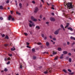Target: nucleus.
<instances>
[{"label":"nucleus","instance_id":"1","mask_svg":"<svg viewBox=\"0 0 75 75\" xmlns=\"http://www.w3.org/2000/svg\"><path fill=\"white\" fill-rule=\"evenodd\" d=\"M66 5L67 6V9H70L74 7V6L72 5V4L71 3H68L66 4Z\"/></svg>","mask_w":75,"mask_h":75},{"label":"nucleus","instance_id":"2","mask_svg":"<svg viewBox=\"0 0 75 75\" xmlns=\"http://www.w3.org/2000/svg\"><path fill=\"white\" fill-rule=\"evenodd\" d=\"M29 23H29V26L30 27H32V26H35V25L34 24V23L33 22V21H29Z\"/></svg>","mask_w":75,"mask_h":75},{"label":"nucleus","instance_id":"3","mask_svg":"<svg viewBox=\"0 0 75 75\" xmlns=\"http://www.w3.org/2000/svg\"><path fill=\"white\" fill-rule=\"evenodd\" d=\"M59 29H58L56 31H55L54 33V34L55 35H57L58 34V33H59Z\"/></svg>","mask_w":75,"mask_h":75},{"label":"nucleus","instance_id":"4","mask_svg":"<svg viewBox=\"0 0 75 75\" xmlns=\"http://www.w3.org/2000/svg\"><path fill=\"white\" fill-rule=\"evenodd\" d=\"M38 10H38V8L37 7H36L35 8L34 12L35 13H36Z\"/></svg>","mask_w":75,"mask_h":75},{"label":"nucleus","instance_id":"5","mask_svg":"<svg viewBox=\"0 0 75 75\" xmlns=\"http://www.w3.org/2000/svg\"><path fill=\"white\" fill-rule=\"evenodd\" d=\"M50 20L51 21H55V19L54 18L51 17L50 18Z\"/></svg>","mask_w":75,"mask_h":75},{"label":"nucleus","instance_id":"6","mask_svg":"<svg viewBox=\"0 0 75 75\" xmlns=\"http://www.w3.org/2000/svg\"><path fill=\"white\" fill-rule=\"evenodd\" d=\"M12 18V17L11 16H9L8 17V20H10Z\"/></svg>","mask_w":75,"mask_h":75},{"label":"nucleus","instance_id":"7","mask_svg":"<svg viewBox=\"0 0 75 75\" xmlns=\"http://www.w3.org/2000/svg\"><path fill=\"white\" fill-rule=\"evenodd\" d=\"M36 28L38 30H40V27L39 26H37L36 27Z\"/></svg>","mask_w":75,"mask_h":75},{"label":"nucleus","instance_id":"8","mask_svg":"<svg viewBox=\"0 0 75 75\" xmlns=\"http://www.w3.org/2000/svg\"><path fill=\"white\" fill-rule=\"evenodd\" d=\"M61 28H63V30H64V31H65V28H64V26H63V25H61Z\"/></svg>","mask_w":75,"mask_h":75},{"label":"nucleus","instance_id":"9","mask_svg":"<svg viewBox=\"0 0 75 75\" xmlns=\"http://www.w3.org/2000/svg\"><path fill=\"white\" fill-rule=\"evenodd\" d=\"M63 53L64 54H68V52L66 51H64L63 52Z\"/></svg>","mask_w":75,"mask_h":75},{"label":"nucleus","instance_id":"10","mask_svg":"<svg viewBox=\"0 0 75 75\" xmlns=\"http://www.w3.org/2000/svg\"><path fill=\"white\" fill-rule=\"evenodd\" d=\"M68 30H70L72 31H73V29H72V28L71 27L68 28Z\"/></svg>","mask_w":75,"mask_h":75},{"label":"nucleus","instance_id":"11","mask_svg":"<svg viewBox=\"0 0 75 75\" xmlns=\"http://www.w3.org/2000/svg\"><path fill=\"white\" fill-rule=\"evenodd\" d=\"M46 45L47 46H48L50 45V43H49L48 42H46Z\"/></svg>","mask_w":75,"mask_h":75},{"label":"nucleus","instance_id":"12","mask_svg":"<svg viewBox=\"0 0 75 75\" xmlns=\"http://www.w3.org/2000/svg\"><path fill=\"white\" fill-rule=\"evenodd\" d=\"M58 51H62V49L60 47H59L57 49Z\"/></svg>","mask_w":75,"mask_h":75},{"label":"nucleus","instance_id":"13","mask_svg":"<svg viewBox=\"0 0 75 75\" xmlns=\"http://www.w3.org/2000/svg\"><path fill=\"white\" fill-rule=\"evenodd\" d=\"M19 6L20 7V8H21L22 7V4H21V3H20L19 4Z\"/></svg>","mask_w":75,"mask_h":75},{"label":"nucleus","instance_id":"14","mask_svg":"<svg viewBox=\"0 0 75 75\" xmlns=\"http://www.w3.org/2000/svg\"><path fill=\"white\" fill-rule=\"evenodd\" d=\"M0 9H1V10L3 9V6H0Z\"/></svg>","mask_w":75,"mask_h":75},{"label":"nucleus","instance_id":"15","mask_svg":"<svg viewBox=\"0 0 75 75\" xmlns=\"http://www.w3.org/2000/svg\"><path fill=\"white\" fill-rule=\"evenodd\" d=\"M69 61L70 62H71L72 61V59H71V58H70L69 59Z\"/></svg>","mask_w":75,"mask_h":75},{"label":"nucleus","instance_id":"16","mask_svg":"<svg viewBox=\"0 0 75 75\" xmlns=\"http://www.w3.org/2000/svg\"><path fill=\"white\" fill-rule=\"evenodd\" d=\"M31 20H32L33 21L34 19V18L33 16H31Z\"/></svg>","mask_w":75,"mask_h":75},{"label":"nucleus","instance_id":"17","mask_svg":"<svg viewBox=\"0 0 75 75\" xmlns=\"http://www.w3.org/2000/svg\"><path fill=\"white\" fill-rule=\"evenodd\" d=\"M52 7L51 8L53 10H54V5H52Z\"/></svg>","mask_w":75,"mask_h":75},{"label":"nucleus","instance_id":"18","mask_svg":"<svg viewBox=\"0 0 75 75\" xmlns=\"http://www.w3.org/2000/svg\"><path fill=\"white\" fill-rule=\"evenodd\" d=\"M33 21H37V19L34 18L33 20Z\"/></svg>","mask_w":75,"mask_h":75},{"label":"nucleus","instance_id":"19","mask_svg":"<svg viewBox=\"0 0 75 75\" xmlns=\"http://www.w3.org/2000/svg\"><path fill=\"white\" fill-rule=\"evenodd\" d=\"M57 52H53L52 54L53 55H55V54H57Z\"/></svg>","mask_w":75,"mask_h":75},{"label":"nucleus","instance_id":"20","mask_svg":"<svg viewBox=\"0 0 75 75\" xmlns=\"http://www.w3.org/2000/svg\"><path fill=\"white\" fill-rule=\"evenodd\" d=\"M4 71H5L6 72L7 71H8V70L7 69V68H5V69H4Z\"/></svg>","mask_w":75,"mask_h":75},{"label":"nucleus","instance_id":"21","mask_svg":"<svg viewBox=\"0 0 75 75\" xmlns=\"http://www.w3.org/2000/svg\"><path fill=\"white\" fill-rule=\"evenodd\" d=\"M44 74H47V73H48L47 71L44 72Z\"/></svg>","mask_w":75,"mask_h":75},{"label":"nucleus","instance_id":"22","mask_svg":"<svg viewBox=\"0 0 75 75\" xmlns=\"http://www.w3.org/2000/svg\"><path fill=\"white\" fill-rule=\"evenodd\" d=\"M16 50V48H12L11 49V50L12 51H14V50Z\"/></svg>","mask_w":75,"mask_h":75},{"label":"nucleus","instance_id":"23","mask_svg":"<svg viewBox=\"0 0 75 75\" xmlns=\"http://www.w3.org/2000/svg\"><path fill=\"white\" fill-rule=\"evenodd\" d=\"M68 71H69V72H72V71H71V69H68Z\"/></svg>","mask_w":75,"mask_h":75},{"label":"nucleus","instance_id":"24","mask_svg":"<svg viewBox=\"0 0 75 75\" xmlns=\"http://www.w3.org/2000/svg\"><path fill=\"white\" fill-rule=\"evenodd\" d=\"M32 3H33V4H35V1H32Z\"/></svg>","mask_w":75,"mask_h":75},{"label":"nucleus","instance_id":"25","mask_svg":"<svg viewBox=\"0 0 75 75\" xmlns=\"http://www.w3.org/2000/svg\"><path fill=\"white\" fill-rule=\"evenodd\" d=\"M10 61H8V62L6 63V64L7 65H8L9 64H10Z\"/></svg>","mask_w":75,"mask_h":75},{"label":"nucleus","instance_id":"26","mask_svg":"<svg viewBox=\"0 0 75 75\" xmlns=\"http://www.w3.org/2000/svg\"><path fill=\"white\" fill-rule=\"evenodd\" d=\"M16 14H18V15H20V14H21V13H18V12H16Z\"/></svg>","mask_w":75,"mask_h":75},{"label":"nucleus","instance_id":"27","mask_svg":"<svg viewBox=\"0 0 75 75\" xmlns=\"http://www.w3.org/2000/svg\"><path fill=\"white\" fill-rule=\"evenodd\" d=\"M37 44L38 45H41V42L37 43Z\"/></svg>","mask_w":75,"mask_h":75},{"label":"nucleus","instance_id":"28","mask_svg":"<svg viewBox=\"0 0 75 75\" xmlns=\"http://www.w3.org/2000/svg\"><path fill=\"white\" fill-rule=\"evenodd\" d=\"M5 38L6 39H8V36L7 35L5 37Z\"/></svg>","mask_w":75,"mask_h":75},{"label":"nucleus","instance_id":"29","mask_svg":"<svg viewBox=\"0 0 75 75\" xmlns=\"http://www.w3.org/2000/svg\"><path fill=\"white\" fill-rule=\"evenodd\" d=\"M1 35L2 37H5V35H4V34H3V35L1 34Z\"/></svg>","mask_w":75,"mask_h":75},{"label":"nucleus","instance_id":"30","mask_svg":"<svg viewBox=\"0 0 75 75\" xmlns=\"http://www.w3.org/2000/svg\"><path fill=\"white\" fill-rule=\"evenodd\" d=\"M63 71L65 73H67V71H66V70L65 69H63Z\"/></svg>","mask_w":75,"mask_h":75},{"label":"nucleus","instance_id":"31","mask_svg":"<svg viewBox=\"0 0 75 75\" xmlns=\"http://www.w3.org/2000/svg\"><path fill=\"white\" fill-rule=\"evenodd\" d=\"M14 20H15V19H14V18H12V21H14Z\"/></svg>","mask_w":75,"mask_h":75},{"label":"nucleus","instance_id":"32","mask_svg":"<svg viewBox=\"0 0 75 75\" xmlns=\"http://www.w3.org/2000/svg\"><path fill=\"white\" fill-rule=\"evenodd\" d=\"M20 68L21 69H22V68H23L21 64L20 65Z\"/></svg>","mask_w":75,"mask_h":75},{"label":"nucleus","instance_id":"33","mask_svg":"<svg viewBox=\"0 0 75 75\" xmlns=\"http://www.w3.org/2000/svg\"><path fill=\"white\" fill-rule=\"evenodd\" d=\"M41 35L42 37H44V34H42Z\"/></svg>","mask_w":75,"mask_h":75},{"label":"nucleus","instance_id":"34","mask_svg":"<svg viewBox=\"0 0 75 75\" xmlns=\"http://www.w3.org/2000/svg\"><path fill=\"white\" fill-rule=\"evenodd\" d=\"M9 0H8L7 1H6V3L7 4H8V3H9Z\"/></svg>","mask_w":75,"mask_h":75},{"label":"nucleus","instance_id":"35","mask_svg":"<svg viewBox=\"0 0 75 75\" xmlns=\"http://www.w3.org/2000/svg\"><path fill=\"white\" fill-rule=\"evenodd\" d=\"M8 55L10 56V57H12V54H8Z\"/></svg>","mask_w":75,"mask_h":75},{"label":"nucleus","instance_id":"36","mask_svg":"<svg viewBox=\"0 0 75 75\" xmlns=\"http://www.w3.org/2000/svg\"><path fill=\"white\" fill-rule=\"evenodd\" d=\"M58 57H56L54 59H55L56 60H57V59H58Z\"/></svg>","mask_w":75,"mask_h":75},{"label":"nucleus","instance_id":"37","mask_svg":"<svg viewBox=\"0 0 75 75\" xmlns=\"http://www.w3.org/2000/svg\"><path fill=\"white\" fill-rule=\"evenodd\" d=\"M32 51H33V52L35 51V49H34V48L32 49Z\"/></svg>","mask_w":75,"mask_h":75},{"label":"nucleus","instance_id":"38","mask_svg":"<svg viewBox=\"0 0 75 75\" xmlns=\"http://www.w3.org/2000/svg\"><path fill=\"white\" fill-rule=\"evenodd\" d=\"M33 59H36V57L35 56L33 57Z\"/></svg>","mask_w":75,"mask_h":75},{"label":"nucleus","instance_id":"39","mask_svg":"<svg viewBox=\"0 0 75 75\" xmlns=\"http://www.w3.org/2000/svg\"><path fill=\"white\" fill-rule=\"evenodd\" d=\"M53 40H54V41H56V38H53Z\"/></svg>","mask_w":75,"mask_h":75},{"label":"nucleus","instance_id":"40","mask_svg":"<svg viewBox=\"0 0 75 75\" xmlns=\"http://www.w3.org/2000/svg\"><path fill=\"white\" fill-rule=\"evenodd\" d=\"M24 34H25V35L27 36L28 35V34L26 33H24Z\"/></svg>","mask_w":75,"mask_h":75},{"label":"nucleus","instance_id":"41","mask_svg":"<svg viewBox=\"0 0 75 75\" xmlns=\"http://www.w3.org/2000/svg\"><path fill=\"white\" fill-rule=\"evenodd\" d=\"M49 37L51 39H52V36L50 35L49 36Z\"/></svg>","mask_w":75,"mask_h":75},{"label":"nucleus","instance_id":"42","mask_svg":"<svg viewBox=\"0 0 75 75\" xmlns=\"http://www.w3.org/2000/svg\"><path fill=\"white\" fill-rule=\"evenodd\" d=\"M74 38V37H73L71 36V37H70V38H71V40H72V39H73Z\"/></svg>","mask_w":75,"mask_h":75},{"label":"nucleus","instance_id":"43","mask_svg":"<svg viewBox=\"0 0 75 75\" xmlns=\"http://www.w3.org/2000/svg\"><path fill=\"white\" fill-rule=\"evenodd\" d=\"M0 19L1 20H3V17H0Z\"/></svg>","mask_w":75,"mask_h":75},{"label":"nucleus","instance_id":"44","mask_svg":"<svg viewBox=\"0 0 75 75\" xmlns=\"http://www.w3.org/2000/svg\"><path fill=\"white\" fill-rule=\"evenodd\" d=\"M60 59H62V58H63V56H61V57H60Z\"/></svg>","mask_w":75,"mask_h":75},{"label":"nucleus","instance_id":"45","mask_svg":"<svg viewBox=\"0 0 75 75\" xmlns=\"http://www.w3.org/2000/svg\"><path fill=\"white\" fill-rule=\"evenodd\" d=\"M69 74L70 75H73V74H74V72H72L71 73H69Z\"/></svg>","mask_w":75,"mask_h":75},{"label":"nucleus","instance_id":"46","mask_svg":"<svg viewBox=\"0 0 75 75\" xmlns=\"http://www.w3.org/2000/svg\"><path fill=\"white\" fill-rule=\"evenodd\" d=\"M27 48H31V47H29V46L28 45L27 46Z\"/></svg>","mask_w":75,"mask_h":75},{"label":"nucleus","instance_id":"47","mask_svg":"<svg viewBox=\"0 0 75 75\" xmlns=\"http://www.w3.org/2000/svg\"><path fill=\"white\" fill-rule=\"evenodd\" d=\"M7 59H8V60H10V59H11L9 57V58H8Z\"/></svg>","mask_w":75,"mask_h":75},{"label":"nucleus","instance_id":"48","mask_svg":"<svg viewBox=\"0 0 75 75\" xmlns=\"http://www.w3.org/2000/svg\"><path fill=\"white\" fill-rule=\"evenodd\" d=\"M68 55H69L71 56V53H69L68 54Z\"/></svg>","mask_w":75,"mask_h":75},{"label":"nucleus","instance_id":"49","mask_svg":"<svg viewBox=\"0 0 75 75\" xmlns=\"http://www.w3.org/2000/svg\"><path fill=\"white\" fill-rule=\"evenodd\" d=\"M69 23H67V25H68V26H69Z\"/></svg>","mask_w":75,"mask_h":75},{"label":"nucleus","instance_id":"50","mask_svg":"<svg viewBox=\"0 0 75 75\" xmlns=\"http://www.w3.org/2000/svg\"><path fill=\"white\" fill-rule=\"evenodd\" d=\"M68 25H67L65 27V28H67V27H68Z\"/></svg>","mask_w":75,"mask_h":75},{"label":"nucleus","instance_id":"51","mask_svg":"<svg viewBox=\"0 0 75 75\" xmlns=\"http://www.w3.org/2000/svg\"><path fill=\"white\" fill-rule=\"evenodd\" d=\"M67 42V45H69V44H70L69 42Z\"/></svg>","mask_w":75,"mask_h":75},{"label":"nucleus","instance_id":"52","mask_svg":"<svg viewBox=\"0 0 75 75\" xmlns=\"http://www.w3.org/2000/svg\"><path fill=\"white\" fill-rule=\"evenodd\" d=\"M52 16H54V13H52Z\"/></svg>","mask_w":75,"mask_h":75},{"label":"nucleus","instance_id":"53","mask_svg":"<svg viewBox=\"0 0 75 75\" xmlns=\"http://www.w3.org/2000/svg\"><path fill=\"white\" fill-rule=\"evenodd\" d=\"M40 18H42V16L41 15L40 16Z\"/></svg>","mask_w":75,"mask_h":75},{"label":"nucleus","instance_id":"54","mask_svg":"<svg viewBox=\"0 0 75 75\" xmlns=\"http://www.w3.org/2000/svg\"><path fill=\"white\" fill-rule=\"evenodd\" d=\"M41 1H42V3H44V0H41Z\"/></svg>","mask_w":75,"mask_h":75},{"label":"nucleus","instance_id":"55","mask_svg":"<svg viewBox=\"0 0 75 75\" xmlns=\"http://www.w3.org/2000/svg\"><path fill=\"white\" fill-rule=\"evenodd\" d=\"M44 39L45 40H47V37H45V38H44Z\"/></svg>","mask_w":75,"mask_h":75},{"label":"nucleus","instance_id":"56","mask_svg":"<svg viewBox=\"0 0 75 75\" xmlns=\"http://www.w3.org/2000/svg\"><path fill=\"white\" fill-rule=\"evenodd\" d=\"M4 45L5 47H7V45H8L6 44H5Z\"/></svg>","mask_w":75,"mask_h":75},{"label":"nucleus","instance_id":"57","mask_svg":"<svg viewBox=\"0 0 75 75\" xmlns=\"http://www.w3.org/2000/svg\"><path fill=\"white\" fill-rule=\"evenodd\" d=\"M46 24H49V22H47L46 23Z\"/></svg>","mask_w":75,"mask_h":75},{"label":"nucleus","instance_id":"58","mask_svg":"<svg viewBox=\"0 0 75 75\" xmlns=\"http://www.w3.org/2000/svg\"><path fill=\"white\" fill-rule=\"evenodd\" d=\"M30 44V43H28V42H27V45H29Z\"/></svg>","mask_w":75,"mask_h":75},{"label":"nucleus","instance_id":"59","mask_svg":"<svg viewBox=\"0 0 75 75\" xmlns=\"http://www.w3.org/2000/svg\"><path fill=\"white\" fill-rule=\"evenodd\" d=\"M47 3L48 6H50V5L48 4V2H47Z\"/></svg>","mask_w":75,"mask_h":75},{"label":"nucleus","instance_id":"60","mask_svg":"<svg viewBox=\"0 0 75 75\" xmlns=\"http://www.w3.org/2000/svg\"><path fill=\"white\" fill-rule=\"evenodd\" d=\"M10 11L11 14H12L13 13V11Z\"/></svg>","mask_w":75,"mask_h":75},{"label":"nucleus","instance_id":"61","mask_svg":"<svg viewBox=\"0 0 75 75\" xmlns=\"http://www.w3.org/2000/svg\"><path fill=\"white\" fill-rule=\"evenodd\" d=\"M7 59L5 58V61H7Z\"/></svg>","mask_w":75,"mask_h":75},{"label":"nucleus","instance_id":"62","mask_svg":"<svg viewBox=\"0 0 75 75\" xmlns=\"http://www.w3.org/2000/svg\"><path fill=\"white\" fill-rule=\"evenodd\" d=\"M75 44V42H73V43L72 44V45H74V44Z\"/></svg>","mask_w":75,"mask_h":75},{"label":"nucleus","instance_id":"63","mask_svg":"<svg viewBox=\"0 0 75 75\" xmlns=\"http://www.w3.org/2000/svg\"><path fill=\"white\" fill-rule=\"evenodd\" d=\"M68 17H69V16H66V18H68Z\"/></svg>","mask_w":75,"mask_h":75},{"label":"nucleus","instance_id":"64","mask_svg":"<svg viewBox=\"0 0 75 75\" xmlns=\"http://www.w3.org/2000/svg\"><path fill=\"white\" fill-rule=\"evenodd\" d=\"M73 40H75V38L74 37L73 38Z\"/></svg>","mask_w":75,"mask_h":75}]
</instances>
